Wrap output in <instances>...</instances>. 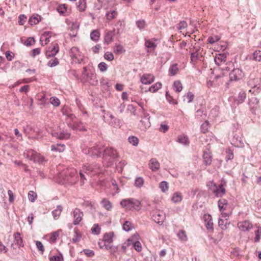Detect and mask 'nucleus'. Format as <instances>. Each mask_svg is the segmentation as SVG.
Instances as JSON below:
<instances>
[{
    "label": "nucleus",
    "instance_id": "obj_1",
    "mask_svg": "<svg viewBox=\"0 0 261 261\" xmlns=\"http://www.w3.org/2000/svg\"><path fill=\"white\" fill-rule=\"evenodd\" d=\"M83 152L93 158L100 156L101 153L103 152V159L105 160H108L111 165L113 164L114 160L118 156L116 150L112 147H108L103 149L100 146H96L85 148L83 150Z\"/></svg>",
    "mask_w": 261,
    "mask_h": 261
},
{
    "label": "nucleus",
    "instance_id": "obj_2",
    "mask_svg": "<svg viewBox=\"0 0 261 261\" xmlns=\"http://www.w3.org/2000/svg\"><path fill=\"white\" fill-rule=\"evenodd\" d=\"M58 178L61 184H74L77 180L76 171L73 168L64 169L59 173Z\"/></svg>",
    "mask_w": 261,
    "mask_h": 261
},
{
    "label": "nucleus",
    "instance_id": "obj_3",
    "mask_svg": "<svg viewBox=\"0 0 261 261\" xmlns=\"http://www.w3.org/2000/svg\"><path fill=\"white\" fill-rule=\"evenodd\" d=\"M120 204L122 207L129 210L134 209L138 211L141 209V202L134 198L123 199L120 202Z\"/></svg>",
    "mask_w": 261,
    "mask_h": 261
},
{
    "label": "nucleus",
    "instance_id": "obj_4",
    "mask_svg": "<svg viewBox=\"0 0 261 261\" xmlns=\"http://www.w3.org/2000/svg\"><path fill=\"white\" fill-rule=\"evenodd\" d=\"M165 214L162 211H155L152 214L154 221L159 225H162L165 220Z\"/></svg>",
    "mask_w": 261,
    "mask_h": 261
},
{
    "label": "nucleus",
    "instance_id": "obj_5",
    "mask_svg": "<svg viewBox=\"0 0 261 261\" xmlns=\"http://www.w3.org/2000/svg\"><path fill=\"white\" fill-rule=\"evenodd\" d=\"M238 226L240 230L243 231H248L253 227L252 223L248 220L240 222L238 223Z\"/></svg>",
    "mask_w": 261,
    "mask_h": 261
},
{
    "label": "nucleus",
    "instance_id": "obj_6",
    "mask_svg": "<svg viewBox=\"0 0 261 261\" xmlns=\"http://www.w3.org/2000/svg\"><path fill=\"white\" fill-rule=\"evenodd\" d=\"M59 47L58 44L57 43L54 44L46 51L45 56L47 58L54 57L59 52Z\"/></svg>",
    "mask_w": 261,
    "mask_h": 261
},
{
    "label": "nucleus",
    "instance_id": "obj_7",
    "mask_svg": "<svg viewBox=\"0 0 261 261\" xmlns=\"http://www.w3.org/2000/svg\"><path fill=\"white\" fill-rule=\"evenodd\" d=\"M242 76V71L236 68L232 70L229 73V79L230 81H237L240 80Z\"/></svg>",
    "mask_w": 261,
    "mask_h": 261
},
{
    "label": "nucleus",
    "instance_id": "obj_8",
    "mask_svg": "<svg viewBox=\"0 0 261 261\" xmlns=\"http://www.w3.org/2000/svg\"><path fill=\"white\" fill-rule=\"evenodd\" d=\"M73 215L74 218L73 224L74 225L79 224L82 220L83 217V212L80 209L75 208L73 212Z\"/></svg>",
    "mask_w": 261,
    "mask_h": 261
},
{
    "label": "nucleus",
    "instance_id": "obj_9",
    "mask_svg": "<svg viewBox=\"0 0 261 261\" xmlns=\"http://www.w3.org/2000/svg\"><path fill=\"white\" fill-rule=\"evenodd\" d=\"M203 163L205 166L210 165L212 162V155L209 149H206L203 154Z\"/></svg>",
    "mask_w": 261,
    "mask_h": 261
},
{
    "label": "nucleus",
    "instance_id": "obj_10",
    "mask_svg": "<svg viewBox=\"0 0 261 261\" xmlns=\"http://www.w3.org/2000/svg\"><path fill=\"white\" fill-rule=\"evenodd\" d=\"M114 236V232H111L106 233L104 234L103 241L104 242L105 248L108 249V246L113 242V237Z\"/></svg>",
    "mask_w": 261,
    "mask_h": 261
},
{
    "label": "nucleus",
    "instance_id": "obj_11",
    "mask_svg": "<svg viewBox=\"0 0 261 261\" xmlns=\"http://www.w3.org/2000/svg\"><path fill=\"white\" fill-rule=\"evenodd\" d=\"M154 76L151 74H145L141 78L142 84L145 85L150 84L154 81Z\"/></svg>",
    "mask_w": 261,
    "mask_h": 261
},
{
    "label": "nucleus",
    "instance_id": "obj_12",
    "mask_svg": "<svg viewBox=\"0 0 261 261\" xmlns=\"http://www.w3.org/2000/svg\"><path fill=\"white\" fill-rule=\"evenodd\" d=\"M160 163L155 158H152L149 161V167L152 171H156L160 169Z\"/></svg>",
    "mask_w": 261,
    "mask_h": 261
},
{
    "label": "nucleus",
    "instance_id": "obj_13",
    "mask_svg": "<svg viewBox=\"0 0 261 261\" xmlns=\"http://www.w3.org/2000/svg\"><path fill=\"white\" fill-rule=\"evenodd\" d=\"M53 136L60 139H67L70 138V134L64 130L60 132H55Z\"/></svg>",
    "mask_w": 261,
    "mask_h": 261
},
{
    "label": "nucleus",
    "instance_id": "obj_14",
    "mask_svg": "<svg viewBox=\"0 0 261 261\" xmlns=\"http://www.w3.org/2000/svg\"><path fill=\"white\" fill-rule=\"evenodd\" d=\"M115 29H113V31H108L105 36V42L107 44L112 42L113 38L115 36Z\"/></svg>",
    "mask_w": 261,
    "mask_h": 261
},
{
    "label": "nucleus",
    "instance_id": "obj_15",
    "mask_svg": "<svg viewBox=\"0 0 261 261\" xmlns=\"http://www.w3.org/2000/svg\"><path fill=\"white\" fill-rule=\"evenodd\" d=\"M225 189L223 187L222 184L219 185L218 187L216 188V189L214 190V192L216 197H222L225 193Z\"/></svg>",
    "mask_w": 261,
    "mask_h": 261
},
{
    "label": "nucleus",
    "instance_id": "obj_16",
    "mask_svg": "<svg viewBox=\"0 0 261 261\" xmlns=\"http://www.w3.org/2000/svg\"><path fill=\"white\" fill-rule=\"evenodd\" d=\"M79 52V49L76 47H72L70 50L69 55L70 57L73 60H74L75 62H76V60H77V62L79 63H81V61L79 59H77L76 54Z\"/></svg>",
    "mask_w": 261,
    "mask_h": 261
},
{
    "label": "nucleus",
    "instance_id": "obj_17",
    "mask_svg": "<svg viewBox=\"0 0 261 261\" xmlns=\"http://www.w3.org/2000/svg\"><path fill=\"white\" fill-rule=\"evenodd\" d=\"M33 156V158L31 159V161H33L34 163L42 164L44 161V157L40 154L38 153L35 151Z\"/></svg>",
    "mask_w": 261,
    "mask_h": 261
},
{
    "label": "nucleus",
    "instance_id": "obj_18",
    "mask_svg": "<svg viewBox=\"0 0 261 261\" xmlns=\"http://www.w3.org/2000/svg\"><path fill=\"white\" fill-rule=\"evenodd\" d=\"M65 148L64 144H53L51 146V150L56 152H62L64 151Z\"/></svg>",
    "mask_w": 261,
    "mask_h": 261
},
{
    "label": "nucleus",
    "instance_id": "obj_19",
    "mask_svg": "<svg viewBox=\"0 0 261 261\" xmlns=\"http://www.w3.org/2000/svg\"><path fill=\"white\" fill-rule=\"evenodd\" d=\"M41 20V16L38 14H34L30 18L29 23L32 25L38 23Z\"/></svg>",
    "mask_w": 261,
    "mask_h": 261
},
{
    "label": "nucleus",
    "instance_id": "obj_20",
    "mask_svg": "<svg viewBox=\"0 0 261 261\" xmlns=\"http://www.w3.org/2000/svg\"><path fill=\"white\" fill-rule=\"evenodd\" d=\"M145 46L148 49L147 51L149 53L151 50H154L155 49L156 44L149 39L145 40Z\"/></svg>",
    "mask_w": 261,
    "mask_h": 261
},
{
    "label": "nucleus",
    "instance_id": "obj_21",
    "mask_svg": "<svg viewBox=\"0 0 261 261\" xmlns=\"http://www.w3.org/2000/svg\"><path fill=\"white\" fill-rule=\"evenodd\" d=\"M63 211V207L61 205H58L57 208L52 211V215L55 220H58Z\"/></svg>",
    "mask_w": 261,
    "mask_h": 261
},
{
    "label": "nucleus",
    "instance_id": "obj_22",
    "mask_svg": "<svg viewBox=\"0 0 261 261\" xmlns=\"http://www.w3.org/2000/svg\"><path fill=\"white\" fill-rule=\"evenodd\" d=\"M226 55L225 54H220L215 58L214 60L217 65H220L226 61Z\"/></svg>",
    "mask_w": 261,
    "mask_h": 261
},
{
    "label": "nucleus",
    "instance_id": "obj_23",
    "mask_svg": "<svg viewBox=\"0 0 261 261\" xmlns=\"http://www.w3.org/2000/svg\"><path fill=\"white\" fill-rule=\"evenodd\" d=\"M254 80H249L248 81V84L252 86V89L249 90V92L253 93L255 92L257 90H261V84L254 85Z\"/></svg>",
    "mask_w": 261,
    "mask_h": 261
},
{
    "label": "nucleus",
    "instance_id": "obj_24",
    "mask_svg": "<svg viewBox=\"0 0 261 261\" xmlns=\"http://www.w3.org/2000/svg\"><path fill=\"white\" fill-rule=\"evenodd\" d=\"M228 204V201L226 199L222 198L218 201V207L220 211H224L226 207L224 205H226Z\"/></svg>",
    "mask_w": 261,
    "mask_h": 261
},
{
    "label": "nucleus",
    "instance_id": "obj_25",
    "mask_svg": "<svg viewBox=\"0 0 261 261\" xmlns=\"http://www.w3.org/2000/svg\"><path fill=\"white\" fill-rule=\"evenodd\" d=\"M100 33L98 30H93L90 34V38L93 41H97L99 38Z\"/></svg>",
    "mask_w": 261,
    "mask_h": 261
},
{
    "label": "nucleus",
    "instance_id": "obj_26",
    "mask_svg": "<svg viewBox=\"0 0 261 261\" xmlns=\"http://www.w3.org/2000/svg\"><path fill=\"white\" fill-rule=\"evenodd\" d=\"M73 129H78L82 131H86L87 129L86 128L85 126H84V124L82 122H74L73 124Z\"/></svg>",
    "mask_w": 261,
    "mask_h": 261
},
{
    "label": "nucleus",
    "instance_id": "obj_27",
    "mask_svg": "<svg viewBox=\"0 0 261 261\" xmlns=\"http://www.w3.org/2000/svg\"><path fill=\"white\" fill-rule=\"evenodd\" d=\"M182 195L180 193L176 192L175 193L172 198V200L174 203H178L181 201Z\"/></svg>",
    "mask_w": 261,
    "mask_h": 261
},
{
    "label": "nucleus",
    "instance_id": "obj_28",
    "mask_svg": "<svg viewBox=\"0 0 261 261\" xmlns=\"http://www.w3.org/2000/svg\"><path fill=\"white\" fill-rule=\"evenodd\" d=\"M117 15V12L115 10H110L106 13L107 18L111 20L116 17Z\"/></svg>",
    "mask_w": 261,
    "mask_h": 261
},
{
    "label": "nucleus",
    "instance_id": "obj_29",
    "mask_svg": "<svg viewBox=\"0 0 261 261\" xmlns=\"http://www.w3.org/2000/svg\"><path fill=\"white\" fill-rule=\"evenodd\" d=\"M162 84L160 82H157L155 84L151 86L149 88V91L151 92H155L159 89L161 88Z\"/></svg>",
    "mask_w": 261,
    "mask_h": 261
},
{
    "label": "nucleus",
    "instance_id": "obj_30",
    "mask_svg": "<svg viewBox=\"0 0 261 261\" xmlns=\"http://www.w3.org/2000/svg\"><path fill=\"white\" fill-rule=\"evenodd\" d=\"M177 141L184 145H187L189 144L188 138L186 136L180 135L178 137Z\"/></svg>",
    "mask_w": 261,
    "mask_h": 261
},
{
    "label": "nucleus",
    "instance_id": "obj_31",
    "mask_svg": "<svg viewBox=\"0 0 261 261\" xmlns=\"http://www.w3.org/2000/svg\"><path fill=\"white\" fill-rule=\"evenodd\" d=\"M229 224V223H228L227 222V219L225 220H225H224L220 218L219 220L218 225H219V226L220 227V228L222 229H223V230L226 229L227 228V225Z\"/></svg>",
    "mask_w": 261,
    "mask_h": 261
},
{
    "label": "nucleus",
    "instance_id": "obj_32",
    "mask_svg": "<svg viewBox=\"0 0 261 261\" xmlns=\"http://www.w3.org/2000/svg\"><path fill=\"white\" fill-rule=\"evenodd\" d=\"M77 8L80 11H84L86 8V0H79Z\"/></svg>",
    "mask_w": 261,
    "mask_h": 261
},
{
    "label": "nucleus",
    "instance_id": "obj_33",
    "mask_svg": "<svg viewBox=\"0 0 261 261\" xmlns=\"http://www.w3.org/2000/svg\"><path fill=\"white\" fill-rule=\"evenodd\" d=\"M132 224L128 221H126L123 224V229L126 231H129L133 228Z\"/></svg>",
    "mask_w": 261,
    "mask_h": 261
},
{
    "label": "nucleus",
    "instance_id": "obj_34",
    "mask_svg": "<svg viewBox=\"0 0 261 261\" xmlns=\"http://www.w3.org/2000/svg\"><path fill=\"white\" fill-rule=\"evenodd\" d=\"M101 203L102 204L103 206L107 210L110 211L112 208V203H111V202L110 201H109L108 200H106L105 199H103L102 200Z\"/></svg>",
    "mask_w": 261,
    "mask_h": 261
},
{
    "label": "nucleus",
    "instance_id": "obj_35",
    "mask_svg": "<svg viewBox=\"0 0 261 261\" xmlns=\"http://www.w3.org/2000/svg\"><path fill=\"white\" fill-rule=\"evenodd\" d=\"M177 236L180 240L181 241H186L187 240V236L186 231L183 230H180L177 233Z\"/></svg>",
    "mask_w": 261,
    "mask_h": 261
},
{
    "label": "nucleus",
    "instance_id": "obj_36",
    "mask_svg": "<svg viewBox=\"0 0 261 261\" xmlns=\"http://www.w3.org/2000/svg\"><path fill=\"white\" fill-rule=\"evenodd\" d=\"M246 97V93L244 91H241L238 95V98L237 99L238 103H242L243 102Z\"/></svg>",
    "mask_w": 261,
    "mask_h": 261
},
{
    "label": "nucleus",
    "instance_id": "obj_37",
    "mask_svg": "<svg viewBox=\"0 0 261 261\" xmlns=\"http://www.w3.org/2000/svg\"><path fill=\"white\" fill-rule=\"evenodd\" d=\"M241 138L239 137V136H233L232 139H231V143L234 146H239L241 145Z\"/></svg>",
    "mask_w": 261,
    "mask_h": 261
},
{
    "label": "nucleus",
    "instance_id": "obj_38",
    "mask_svg": "<svg viewBox=\"0 0 261 261\" xmlns=\"http://www.w3.org/2000/svg\"><path fill=\"white\" fill-rule=\"evenodd\" d=\"M128 142L133 146H137L138 144L139 139L137 137L132 136L128 138Z\"/></svg>",
    "mask_w": 261,
    "mask_h": 261
},
{
    "label": "nucleus",
    "instance_id": "obj_39",
    "mask_svg": "<svg viewBox=\"0 0 261 261\" xmlns=\"http://www.w3.org/2000/svg\"><path fill=\"white\" fill-rule=\"evenodd\" d=\"M173 86L175 88V91L177 92H180L182 89V84L179 81H175L173 83Z\"/></svg>",
    "mask_w": 261,
    "mask_h": 261
},
{
    "label": "nucleus",
    "instance_id": "obj_40",
    "mask_svg": "<svg viewBox=\"0 0 261 261\" xmlns=\"http://www.w3.org/2000/svg\"><path fill=\"white\" fill-rule=\"evenodd\" d=\"M220 39V37L218 36H210L207 39V42L210 44H213L216 42L218 41Z\"/></svg>",
    "mask_w": 261,
    "mask_h": 261
},
{
    "label": "nucleus",
    "instance_id": "obj_41",
    "mask_svg": "<svg viewBox=\"0 0 261 261\" xmlns=\"http://www.w3.org/2000/svg\"><path fill=\"white\" fill-rule=\"evenodd\" d=\"M114 51L116 54L119 55L125 50L123 49V47L121 45L118 44L115 46Z\"/></svg>",
    "mask_w": 261,
    "mask_h": 261
},
{
    "label": "nucleus",
    "instance_id": "obj_42",
    "mask_svg": "<svg viewBox=\"0 0 261 261\" xmlns=\"http://www.w3.org/2000/svg\"><path fill=\"white\" fill-rule=\"evenodd\" d=\"M67 10V6L65 4H61L58 7L57 11L61 14H64Z\"/></svg>",
    "mask_w": 261,
    "mask_h": 261
},
{
    "label": "nucleus",
    "instance_id": "obj_43",
    "mask_svg": "<svg viewBox=\"0 0 261 261\" xmlns=\"http://www.w3.org/2000/svg\"><path fill=\"white\" fill-rule=\"evenodd\" d=\"M160 188L162 192H166L168 189V183L166 181H162L160 184Z\"/></svg>",
    "mask_w": 261,
    "mask_h": 261
},
{
    "label": "nucleus",
    "instance_id": "obj_44",
    "mask_svg": "<svg viewBox=\"0 0 261 261\" xmlns=\"http://www.w3.org/2000/svg\"><path fill=\"white\" fill-rule=\"evenodd\" d=\"M178 70L177 64H173L169 68V72L171 75H174L177 73Z\"/></svg>",
    "mask_w": 261,
    "mask_h": 261
},
{
    "label": "nucleus",
    "instance_id": "obj_45",
    "mask_svg": "<svg viewBox=\"0 0 261 261\" xmlns=\"http://www.w3.org/2000/svg\"><path fill=\"white\" fill-rule=\"evenodd\" d=\"M13 243L15 245L18 246L19 249H20V247H22L24 246L23 240L21 238H18L17 239H15Z\"/></svg>",
    "mask_w": 261,
    "mask_h": 261
},
{
    "label": "nucleus",
    "instance_id": "obj_46",
    "mask_svg": "<svg viewBox=\"0 0 261 261\" xmlns=\"http://www.w3.org/2000/svg\"><path fill=\"white\" fill-rule=\"evenodd\" d=\"M34 153V151L33 150H28L24 152L23 155L26 158L31 161V159L33 157Z\"/></svg>",
    "mask_w": 261,
    "mask_h": 261
},
{
    "label": "nucleus",
    "instance_id": "obj_47",
    "mask_svg": "<svg viewBox=\"0 0 261 261\" xmlns=\"http://www.w3.org/2000/svg\"><path fill=\"white\" fill-rule=\"evenodd\" d=\"M50 261H63V257L61 253H59L58 255H54L50 257Z\"/></svg>",
    "mask_w": 261,
    "mask_h": 261
},
{
    "label": "nucleus",
    "instance_id": "obj_48",
    "mask_svg": "<svg viewBox=\"0 0 261 261\" xmlns=\"http://www.w3.org/2000/svg\"><path fill=\"white\" fill-rule=\"evenodd\" d=\"M28 198L31 202H34L37 198V194L32 191H30L28 193Z\"/></svg>",
    "mask_w": 261,
    "mask_h": 261
},
{
    "label": "nucleus",
    "instance_id": "obj_49",
    "mask_svg": "<svg viewBox=\"0 0 261 261\" xmlns=\"http://www.w3.org/2000/svg\"><path fill=\"white\" fill-rule=\"evenodd\" d=\"M148 116H149L148 114L145 115V116L144 117V120H141L140 121V122L142 124H143V123H145V124H144L145 126L144 127H145V129H146L147 127H148L150 126V123L149 122Z\"/></svg>",
    "mask_w": 261,
    "mask_h": 261
},
{
    "label": "nucleus",
    "instance_id": "obj_50",
    "mask_svg": "<svg viewBox=\"0 0 261 261\" xmlns=\"http://www.w3.org/2000/svg\"><path fill=\"white\" fill-rule=\"evenodd\" d=\"M59 63V62L58 59L57 58H55L49 61L47 63V65L49 67H53L58 65Z\"/></svg>",
    "mask_w": 261,
    "mask_h": 261
},
{
    "label": "nucleus",
    "instance_id": "obj_51",
    "mask_svg": "<svg viewBox=\"0 0 261 261\" xmlns=\"http://www.w3.org/2000/svg\"><path fill=\"white\" fill-rule=\"evenodd\" d=\"M98 68L101 72H105L108 69V66L105 62H100L98 65Z\"/></svg>",
    "mask_w": 261,
    "mask_h": 261
},
{
    "label": "nucleus",
    "instance_id": "obj_52",
    "mask_svg": "<svg viewBox=\"0 0 261 261\" xmlns=\"http://www.w3.org/2000/svg\"><path fill=\"white\" fill-rule=\"evenodd\" d=\"M91 231L92 233L98 234L100 231V228L99 227L97 224H95L92 227Z\"/></svg>",
    "mask_w": 261,
    "mask_h": 261
},
{
    "label": "nucleus",
    "instance_id": "obj_53",
    "mask_svg": "<svg viewBox=\"0 0 261 261\" xmlns=\"http://www.w3.org/2000/svg\"><path fill=\"white\" fill-rule=\"evenodd\" d=\"M253 59L255 61H260L261 60V51L260 50H256L253 54Z\"/></svg>",
    "mask_w": 261,
    "mask_h": 261
},
{
    "label": "nucleus",
    "instance_id": "obj_54",
    "mask_svg": "<svg viewBox=\"0 0 261 261\" xmlns=\"http://www.w3.org/2000/svg\"><path fill=\"white\" fill-rule=\"evenodd\" d=\"M144 184V180L142 177H138L136 178L135 182V185L138 187L141 188Z\"/></svg>",
    "mask_w": 261,
    "mask_h": 261
},
{
    "label": "nucleus",
    "instance_id": "obj_55",
    "mask_svg": "<svg viewBox=\"0 0 261 261\" xmlns=\"http://www.w3.org/2000/svg\"><path fill=\"white\" fill-rule=\"evenodd\" d=\"M50 103L54 106L58 107L60 104V100L55 97H53L50 98Z\"/></svg>",
    "mask_w": 261,
    "mask_h": 261
},
{
    "label": "nucleus",
    "instance_id": "obj_56",
    "mask_svg": "<svg viewBox=\"0 0 261 261\" xmlns=\"http://www.w3.org/2000/svg\"><path fill=\"white\" fill-rule=\"evenodd\" d=\"M11 248L12 250V253L13 255H17L20 253L19 249H17V246L15 245L14 243L11 244Z\"/></svg>",
    "mask_w": 261,
    "mask_h": 261
},
{
    "label": "nucleus",
    "instance_id": "obj_57",
    "mask_svg": "<svg viewBox=\"0 0 261 261\" xmlns=\"http://www.w3.org/2000/svg\"><path fill=\"white\" fill-rule=\"evenodd\" d=\"M35 42V39L33 37L28 38L24 42V44L26 46H30L33 45Z\"/></svg>",
    "mask_w": 261,
    "mask_h": 261
},
{
    "label": "nucleus",
    "instance_id": "obj_58",
    "mask_svg": "<svg viewBox=\"0 0 261 261\" xmlns=\"http://www.w3.org/2000/svg\"><path fill=\"white\" fill-rule=\"evenodd\" d=\"M187 23L185 21H181L177 24V28L178 30H181L187 28Z\"/></svg>",
    "mask_w": 261,
    "mask_h": 261
},
{
    "label": "nucleus",
    "instance_id": "obj_59",
    "mask_svg": "<svg viewBox=\"0 0 261 261\" xmlns=\"http://www.w3.org/2000/svg\"><path fill=\"white\" fill-rule=\"evenodd\" d=\"M104 58L107 60L111 61L114 59V55L112 53L110 52H107L105 53Z\"/></svg>",
    "mask_w": 261,
    "mask_h": 261
},
{
    "label": "nucleus",
    "instance_id": "obj_60",
    "mask_svg": "<svg viewBox=\"0 0 261 261\" xmlns=\"http://www.w3.org/2000/svg\"><path fill=\"white\" fill-rule=\"evenodd\" d=\"M36 246H37L38 249L39 250L41 251L42 252V254H43V252L44 251V248L42 243L39 241H36Z\"/></svg>",
    "mask_w": 261,
    "mask_h": 261
},
{
    "label": "nucleus",
    "instance_id": "obj_61",
    "mask_svg": "<svg viewBox=\"0 0 261 261\" xmlns=\"http://www.w3.org/2000/svg\"><path fill=\"white\" fill-rule=\"evenodd\" d=\"M259 102V100L257 99V98L255 97H252L249 99L248 103L249 105L251 106L252 105H257Z\"/></svg>",
    "mask_w": 261,
    "mask_h": 261
},
{
    "label": "nucleus",
    "instance_id": "obj_62",
    "mask_svg": "<svg viewBox=\"0 0 261 261\" xmlns=\"http://www.w3.org/2000/svg\"><path fill=\"white\" fill-rule=\"evenodd\" d=\"M18 23L20 25L24 24L26 21L27 17L24 15H20L18 17Z\"/></svg>",
    "mask_w": 261,
    "mask_h": 261
},
{
    "label": "nucleus",
    "instance_id": "obj_63",
    "mask_svg": "<svg viewBox=\"0 0 261 261\" xmlns=\"http://www.w3.org/2000/svg\"><path fill=\"white\" fill-rule=\"evenodd\" d=\"M83 252L88 257H93L94 255V252L93 250L90 249H84Z\"/></svg>",
    "mask_w": 261,
    "mask_h": 261
},
{
    "label": "nucleus",
    "instance_id": "obj_64",
    "mask_svg": "<svg viewBox=\"0 0 261 261\" xmlns=\"http://www.w3.org/2000/svg\"><path fill=\"white\" fill-rule=\"evenodd\" d=\"M134 248L135 249V250L136 251H137L138 252H140L141 251L142 247H141V243H140V242L136 241L134 243Z\"/></svg>",
    "mask_w": 261,
    "mask_h": 261
}]
</instances>
